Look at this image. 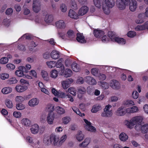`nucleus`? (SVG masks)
<instances>
[{
  "instance_id": "f257e3e1",
  "label": "nucleus",
  "mask_w": 148,
  "mask_h": 148,
  "mask_svg": "<svg viewBox=\"0 0 148 148\" xmlns=\"http://www.w3.org/2000/svg\"><path fill=\"white\" fill-rule=\"evenodd\" d=\"M143 120V117L140 116H135L132 118V121L135 125V129L137 131L140 130L141 123Z\"/></svg>"
},
{
  "instance_id": "f03ea898",
  "label": "nucleus",
  "mask_w": 148,
  "mask_h": 148,
  "mask_svg": "<svg viewBox=\"0 0 148 148\" xmlns=\"http://www.w3.org/2000/svg\"><path fill=\"white\" fill-rule=\"evenodd\" d=\"M62 58H60L56 62V67L59 68L58 71L56 70V77L58 73L62 75L64 71L65 68L64 65L62 64Z\"/></svg>"
},
{
  "instance_id": "7ed1b4c3",
  "label": "nucleus",
  "mask_w": 148,
  "mask_h": 148,
  "mask_svg": "<svg viewBox=\"0 0 148 148\" xmlns=\"http://www.w3.org/2000/svg\"><path fill=\"white\" fill-rule=\"evenodd\" d=\"M112 107L110 105H106L103 109V111L101 113V116L105 117H110L112 115V111L110 110V108Z\"/></svg>"
},
{
  "instance_id": "20e7f679",
  "label": "nucleus",
  "mask_w": 148,
  "mask_h": 148,
  "mask_svg": "<svg viewBox=\"0 0 148 148\" xmlns=\"http://www.w3.org/2000/svg\"><path fill=\"white\" fill-rule=\"evenodd\" d=\"M130 1V0H116V3L118 8L120 10H123L125 8Z\"/></svg>"
},
{
  "instance_id": "39448f33",
  "label": "nucleus",
  "mask_w": 148,
  "mask_h": 148,
  "mask_svg": "<svg viewBox=\"0 0 148 148\" xmlns=\"http://www.w3.org/2000/svg\"><path fill=\"white\" fill-rule=\"evenodd\" d=\"M28 72V71L26 69L25 66H21L18 67V70L15 72V74L18 77H21L24 76L23 72L27 73Z\"/></svg>"
},
{
  "instance_id": "423d86ee",
  "label": "nucleus",
  "mask_w": 148,
  "mask_h": 148,
  "mask_svg": "<svg viewBox=\"0 0 148 148\" xmlns=\"http://www.w3.org/2000/svg\"><path fill=\"white\" fill-rule=\"evenodd\" d=\"M32 9L33 11L36 13H38L40 10V3L39 0H33Z\"/></svg>"
},
{
  "instance_id": "0eeeda50",
  "label": "nucleus",
  "mask_w": 148,
  "mask_h": 148,
  "mask_svg": "<svg viewBox=\"0 0 148 148\" xmlns=\"http://www.w3.org/2000/svg\"><path fill=\"white\" fill-rule=\"evenodd\" d=\"M55 117V114L54 113H49L47 117V121L48 124L50 125L52 124L53 123Z\"/></svg>"
},
{
  "instance_id": "6e6552de",
  "label": "nucleus",
  "mask_w": 148,
  "mask_h": 148,
  "mask_svg": "<svg viewBox=\"0 0 148 148\" xmlns=\"http://www.w3.org/2000/svg\"><path fill=\"white\" fill-rule=\"evenodd\" d=\"M73 81L72 79H68L66 81H64L62 82V86L63 88L64 89H66L70 86V84Z\"/></svg>"
},
{
  "instance_id": "1a4fd4ad",
  "label": "nucleus",
  "mask_w": 148,
  "mask_h": 148,
  "mask_svg": "<svg viewBox=\"0 0 148 148\" xmlns=\"http://www.w3.org/2000/svg\"><path fill=\"white\" fill-rule=\"evenodd\" d=\"M39 100L36 98H34L29 101L28 102V105L32 107H34L38 105Z\"/></svg>"
},
{
  "instance_id": "9d476101",
  "label": "nucleus",
  "mask_w": 148,
  "mask_h": 148,
  "mask_svg": "<svg viewBox=\"0 0 148 148\" xmlns=\"http://www.w3.org/2000/svg\"><path fill=\"white\" fill-rule=\"evenodd\" d=\"M127 113V109L125 110L124 107H121L118 108L115 112L116 115L118 116H123Z\"/></svg>"
},
{
  "instance_id": "9b49d317",
  "label": "nucleus",
  "mask_w": 148,
  "mask_h": 148,
  "mask_svg": "<svg viewBox=\"0 0 148 148\" xmlns=\"http://www.w3.org/2000/svg\"><path fill=\"white\" fill-rule=\"evenodd\" d=\"M135 29L136 31H141L146 29L148 30V21L145 22L143 25L137 26Z\"/></svg>"
},
{
  "instance_id": "f8f14e48",
  "label": "nucleus",
  "mask_w": 148,
  "mask_h": 148,
  "mask_svg": "<svg viewBox=\"0 0 148 148\" xmlns=\"http://www.w3.org/2000/svg\"><path fill=\"white\" fill-rule=\"evenodd\" d=\"M78 97L79 99L82 98L83 95L86 92V90L83 87L80 86L78 88Z\"/></svg>"
},
{
  "instance_id": "ddd939ff",
  "label": "nucleus",
  "mask_w": 148,
  "mask_h": 148,
  "mask_svg": "<svg viewBox=\"0 0 148 148\" xmlns=\"http://www.w3.org/2000/svg\"><path fill=\"white\" fill-rule=\"evenodd\" d=\"M88 10V8L87 6H83L79 10L78 14L80 16H83L87 12Z\"/></svg>"
},
{
  "instance_id": "4468645a",
  "label": "nucleus",
  "mask_w": 148,
  "mask_h": 148,
  "mask_svg": "<svg viewBox=\"0 0 148 148\" xmlns=\"http://www.w3.org/2000/svg\"><path fill=\"white\" fill-rule=\"evenodd\" d=\"M76 40L78 42L82 43H85L86 40L85 39L84 37L82 34L77 33Z\"/></svg>"
},
{
  "instance_id": "2eb2a0df",
  "label": "nucleus",
  "mask_w": 148,
  "mask_h": 148,
  "mask_svg": "<svg viewBox=\"0 0 148 148\" xmlns=\"http://www.w3.org/2000/svg\"><path fill=\"white\" fill-rule=\"evenodd\" d=\"M104 34V32L103 30L97 29L94 31V35L97 38H100Z\"/></svg>"
},
{
  "instance_id": "dca6fc26",
  "label": "nucleus",
  "mask_w": 148,
  "mask_h": 148,
  "mask_svg": "<svg viewBox=\"0 0 148 148\" xmlns=\"http://www.w3.org/2000/svg\"><path fill=\"white\" fill-rule=\"evenodd\" d=\"M56 27L58 28L64 29L66 27V24L62 20L56 22Z\"/></svg>"
},
{
  "instance_id": "f3484780",
  "label": "nucleus",
  "mask_w": 148,
  "mask_h": 148,
  "mask_svg": "<svg viewBox=\"0 0 148 148\" xmlns=\"http://www.w3.org/2000/svg\"><path fill=\"white\" fill-rule=\"evenodd\" d=\"M85 81L90 85H94L97 83L95 80L93 78L90 76L86 77L85 78Z\"/></svg>"
},
{
  "instance_id": "a211bd4d",
  "label": "nucleus",
  "mask_w": 148,
  "mask_h": 148,
  "mask_svg": "<svg viewBox=\"0 0 148 148\" xmlns=\"http://www.w3.org/2000/svg\"><path fill=\"white\" fill-rule=\"evenodd\" d=\"M137 2L135 0L132 1V2L130 3L129 8L132 11H134L137 8Z\"/></svg>"
},
{
  "instance_id": "6ab92c4d",
  "label": "nucleus",
  "mask_w": 148,
  "mask_h": 148,
  "mask_svg": "<svg viewBox=\"0 0 148 148\" xmlns=\"http://www.w3.org/2000/svg\"><path fill=\"white\" fill-rule=\"evenodd\" d=\"M69 16L71 18L74 19H77L78 18V14L72 9H70L69 11Z\"/></svg>"
},
{
  "instance_id": "aec40b11",
  "label": "nucleus",
  "mask_w": 148,
  "mask_h": 148,
  "mask_svg": "<svg viewBox=\"0 0 148 148\" xmlns=\"http://www.w3.org/2000/svg\"><path fill=\"white\" fill-rule=\"evenodd\" d=\"M31 132L34 134H37L39 130V128L38 125L34 124L30 129Z\"/></svg>"
},
{
  "instance_id": "412c9836",
  "label": "nucleus",
  "mask_w": 148,
  "mask_h": 148,
  "mask_svg": "<svg viewBox=\"0 0 148 148\" xmlns=\"http://www.w3.org/2000/svg\"><path fill=\"white\" fill-rule=\"evenodd\" d=\"M27 88L26 86H21V85H17L16 86L15 89L18 92H22L25 90Z\"/></svg>"
},
{
  "instance_id": "4be33fe9",
  "label": "nucleus",
  "mask_w": 148,
  "mask_h": 148,
  "mask_svg": "<svg viewBox=\"0 0 148 148\" xmlns=\"http://www.w3.org/2000/svg\"><path fill=\"white\" fill-rule=\"evenodd\" d=\"M126 121V125L128 128L130 129L132 128L135 124L134 121H132V118L130 120H127Z\"/></svg>"
},
{
  "instance_id": "5701e85b",
  "label": "nucleus",
  "mask_w": 148,
  "mask_h": 148,
  "mask_svg": "<svg viewBox=\"0 0 148 148\" xmlns=\"http://www.w3.org/2000/svg\"><path fill=\"white\" fill-rule=\"evenodd\" d=\"M119 83L116 80L113 79L111 81L110 86L113 88L116 89L119 88Z\"/></svg>"
},
{
  "instance_id": "b1692460",
  "label": "nucleus",
  "mask_w": 148,
  "mask_h": 148,
  "mask_svg": "<svg viewBox=\"0 0 148 148\" xmlns=\"http://www.w3.org/2000/svg\"><path fill=\"white\" fill-rule=\"evenodd\" d=\"M113 41L121 45L125 44L126 43L125 40L123 38L117 37H114L113 39Z\"/></svg>"
},
{
  "instance_id": "393cba45",
  "label": "nucleus",
  "mask_w": 148,
  "mask_h": 148,
  "mask_svg": "<svg viewBox=\"0 0 148 148\" xmlns=\"http://www.w3.org/2000/svg\"><path fill=\"white\" fill-rule=\"evenodd\" d=\"M106 4L108 8H112L115 4L114 0H105Z\"/></svg>"
},
{
  "instance_id": "a878e982",
  "label": "nucleus",
  "mask_w": 148,
  "mask_h": 148,
  "mask_svg": "<svg viewBox=\"0 0 148 148\" xmlns=\"http://www.w3.org/2000/svg\"><path fill=\"white\" fill-rule=\"evenodd\" d=\"M72 74V72L71 69H66L64 71V72H63V73L61 75H64L65 77H71Z\"/></svg>"
},
{
  "instance_id": "bb28decb",
  "label": "nucleus",
  "mask_w": 148,
  "mask_h": 148,
  "mask_svg": "<svg viewBox=\"0 0 148 148\" xmlns=\"http://www.w3.org/2000/svg\"><path fill=\"white\" fill-rule=\"evenodd\" d=\"M140 130L143 133H146L148 132V124H145L140 127Z\"/></svg>"
},
{
  "instance_id": "cd10ccee",
  "label": "nucleus",
  "mask_w": 148,
  "mask_h": 148,
  "mask_svg": "<svg viewBox=\"0 0 148 148\" xmlns=\"http://www.w3.org/2000/svg\"><path fill=\"white\" fill-rule=\"evenodd\" d=\"M128 136L125 133L122 132L119 135V138L121 141H125L128 139Z\"/></svg>"
},
{
  "instance_id": "c85d7f7f",
  "label": "nucleus",
  "mask_w": 148,
  "mask_h": 148,
  "mask_svg": "<svg viewBox=\"0 0 148 148\" xmlns=\"http://www.w3.org/2000/svg\"><path fill=\"white\" fill-rule=\"evenodd\" d=\"M18 82V80L16 77H12L6 81V83L8 85H12L16 84Z\"/></svg>"
},
{
  "instance_id": "c756f323",
  "label": "nucleus",
  "mask_w": 148,
  "mask_h": 148,
  "mask_svg": "<svg viewBox=\"0 0 148 148\" xmlns=\"http://www.w3.org/2000/svg\"><path fill=\"white\" fill-rule=\"evenodd\" d=\"M12 88L10 87H7L3 88L1 90V92L3 94H8L11 92Z\"/></svg>"
},
{
  "instance_id": "7c9ffc66",
  "label": "nucleus",
  "mask_w": 148,
  "mask_h": 148,
  "mask_svg": "<svg viewBox=\"0 0 148 148\" xmlns=\"http://www.w3.org/2000/svg\"><path fill=\"white\" fill-rule=\"evenodd\" d=\"M138 110L137 107L135 106H132L131 108H127V111L128 113H133L136 112Z\"/></svg>"
},
{
  "instance_id": "2f4dec72",
  "label": "nucleus",
  "mask_w": 148,
  "mask_h": 148,
  "mask_svg": "<svg viewBox=\"0 0 148 148\" xmlns=\"http://www.w3.org/2000/svg\"><path fill=\"white\" fill-rule=\"evenodd\" d=\"M76 137L77 140L80 141L84 138V135L82 134V131L79 130L78 132V133L77 134Z\"/></svg>"
},
{
  "instance_id": "473e14b6",
  "label": "nucleus",
  "mask_w": 148,
  "mask_h": 148,
  "mask_svg": "<svg viewBox=\"0 0 148 148\" xmlns=\"http://www.w3.org/2000/svg\"><path fill=\"white\" fill-rule=\"evenodd\" d=\"M21 122L22 124L26 127L29 126L30 125V121L27 119L24 118L22 120Z\"/></svg>"
},
{
  "instance_id": "72a5a7b5",
  "label": "nucleus",
  "mask_w": 148,
  "mask_h": 148,
  "mask_svg": "<svg viewBox=\"0 0 148 148\" xmlns=\"http://www.w3.org/2000/svg\"><path fill=\"white\" fill-rule=\"evenodd\" d=\"M71 68L75 72H78L80 71L79 66L76 63H73L71 65Z\"/></svg>"
},
{
  "instance_id": "f704fd0d",
  "label": "nucleus",
  "mask_w": 148,
  "mask_h": 148,
  "mask_svg": "<svg viewBox=\"0 0 148 148\" xmlns=\"http://www.w3.org/2000/svg\"><path fill=\"white\" fill-rule=\"evenodd\" d=\"M90 139L89 138H86L84 141L79 145V146L81 147H86L90 143Z\"/></svg>"
},
{
  "instance_id": "c9c22d12",
  "label": "nucleus",
  "mask_w": 148,
  "mask_h": 148,
  "mask_svg": "<svg viewBox=\"0 0 148 148\" xmlns=\"http://www.w3.org/2000/svg\"><path fill=\"white\" fill-rule=\"evenodd\" d=\"M53 17L51 15L46 16L45 18V21L47 23H51L53 20Z\"/></svg>"
},
{
  "instance_id": "e433bc0d",
  "label": "nucleus",
  "mask_w": 148,
  "mask_h": 148,
  "mask_svg": "<svg viewBox=\"0 0 148 148\" xmlns=\"http://www.w3.org/2000/svg\"><path fill=\"white\" fill-rule=\"evenodd\" d=\"M72 109L77 114L79 115L80 116H85L84 114V113H82L79 109L77 107L73 106L72 108Z\"/></svg>"
},
{
  "instance_id": "4c0bfd02",
  "label": "nucleus",
  "mask_w": 148,
  "mask_h": 148,
  "mask_svg": "<svg viewBox=\"0 0 148 148\" xmlns=\"http://www.w3.org/2000/svg\"><path fill=\"white\" fill-rule=\"evenodd\" d=\"M101 109V106L99 105H95L93 106L91 111L92 113H95Z\"/></svg>"
},
{
  "instance_id": "58836bf2",
  "label": "nucleus",
  "mask_w": 148,
  "mask_h": 148,
  "mask_svg": "<svg viewBox=\"0 0 148 148\" xmlns=\"http://www.w3.org/2000/svg\"><path fill=\"white\" fill-rule=\"evenodd\" d=\"M55 105L52 104H49L47 106L46 109L49 113L53 112L55 110Z\"/></svg>"
},
{
  "instance_id": "ea45409f",
  "label": "nucleus",
  "mask_w": 148,
  "mask_h": 148,
  "mask_svg": "<svg viewBox=\"0 0 148 148\" xmlns=\"http://www.w3.org/2000/svg\"><path fill=\"white\" fill-rule=\"evenodd\" d=\"M56 112L59 114H62L65 112L64 109L60 106L56 107Z\"/></svg>"
},
{
  "instance_id": "a19ab883",
  "label": "nucleus",
  "mask_w": 148,
  "mask_h": 148,
  "mask_svg": "<svg viewBox=\"0 0 148 148\" xmlns=\"http://www.w3.org/2000/svg\"><path fill=\"white\" fill-rule=\"evenodd\" d=\"M5 103L6 106L8 108H11L13 107V105L12 102L9 99H6Z\"/></svg>"
},
{
  "instance_id": "79ce46f5",
  "label": "nucleus",
  "mask_w": 148,
  "mask_h": 148,
  "mask_svg": "<svg viewBox=\"0 0 148 148\" xmlns=\"http://www.w3.org/2000/svg\"><path fill=\"white\" fill-rule=\"evenodd\" d=\"M71 120V119L69 116H65L62 118V121L64 124H66L68 123Z\"/></svg>"
},
{
  "instance_id": "37998d69",
  "label": "nucleus",
  "mask_w": 148,
  "mask_h": 148,
  "mask_svg": "<svg viewBox=\"0 0 148 148\" xmlns=\"http://www.w3.org/2000/svg\"><path fill=\"white\" fill-rule=\"evenodd\" d=\"M49 138L51 143L55 145L56 141V135L55 134H52Z\"/></svg>"
},
{
  "instance_id": "c03bdc74",
  "label": "nucleus",
  "mask_w": 148,
  "mask_h": 148,
  "mask_svg": "<svg viewBox=\"0 0 148 148\" xmlns=\"http://www.w3.org/2000/svg\"><path fill=\"white\" fill-rule=\"evenodd\" d=\"M46 64L48 67L50 68L56 66V62L54 61H50L46 62Z\"/></svg>"
},
{
  "instance_id": "a18cd8bd",
  "label": "nucleus",
  "mask_w": 148,
  "mask_h": 148,
  "mask_svg": "<svg viewBox=\"0 0 148 148\" xmlns=\"http://www.w3.org/2000/svg\"><path fill=\"white\" fill-rule=\"evenodd\" d=\"M41 74L42 77L45 80L47 81L48 80V73L47 72L44 70H42L41 72Z\"/></svg>"
},
{
  "instance_id": "49530a36",
  "label": "nucleus",
  "mask_w": 148,
  "mask_h": 148,
  "mask_svg": "<svg viewBox=\"0 0 148 148\" xmlns=\"http://www.w3.org/2000/svg\"><path fill=\"white\" fill-rule=\"evenodd\" d=\"M65 93L62 92H60L56 90V96L58 97L64 98L65 97Z\"/></svg>"
},
{
  "instance_id": "de8ad7c7",
  "label": "nucleus",
  "mask_w": 148,
  "mask_h": 148,
  "mask_svg": "<svg viewBox=\"0 0 148 148\" xmlns=\"http://www.w3.org/2000/svg\"><path fill=\"white\" fill-rule=\"evenodd\" d=\"M49 138L47 136H45L43 139V143L46 145H49L51 143L49 140Z\"/></svg>"
},
{
  "instance_id": "09e8293b",
  "label": "nucleus",
  "mask_w": 148,
  "mask_h": 148,
  "mask_svg": "<svg viewBox=\"0 0 148 148\" xmlns=\"http://www.w3.org/2000/svg\"><path fill=\"white\" fill-rule=\"evenodd\" d=\"M85 127L86 130L89 131L94 132L96 131L95 128L91 125L89 126H86Z\"/></svg>"
},
{
  "instance_id": "8fccbe9b",
  "label": "nucleus",
  "mask_w": 148,
  "mask_h": 148,
  "mask_svg": "<svg viewBox=\"0 0 148 148\" xmlns=\"http://www.w3.org/2000/svg\"><path fill=\"white\" fill-rule=\"evenodd\" d=\"M16 108L18 110H22L24 109L25 107V106L24 105L21 103H19L16 104Z\"/></svg>"
},
{
  "instance_id": "3c124183",
  "label": "nucleus",
  "mask_w": 148,
  "mask_h": 148,
  "mask_svg": "<svg viewBox=\"0 0 148 148\" xmlns=\"http://www.w3.org/2000/svg\"><path fill=\"white\" fill-rule=\"evenodd\" d=\"M67 36L69 38L73 37L74 36L73 31L71 29L69 30L67 32Z\"/></svg>"
},
{
  "instance_id": "603ef678",
  "label": "nucleus",
  "mask_w": 148,
  "mask_h": 148,
  "mask_svg": "<svg viewBox=\"0 0 148 148\" xmlns=\"http://www.w3.org/2000/svg\"><path fill=\"white\" fill-rule=\"evenodd\" d=\"M8 61V59L5 57H4L1 58L0 60V63L2 64H6Z\"/></svg>"
},
{
  "instance_id": "864d4df0",
  "label": "nucleus",
  "mask_w": 148,
  "mask_h": 148,
  "mask_svg": "<svg viewBox=\"0 0 148 148\" xmlns=\"http://www.w3.org/2000/svg\"><path fill=\"white\" fill-rule=\"evenodd\" d=\"M9 75L8 74L6 73H2L1 74L0 77L1 79L5 80L9 77Z\"/></svg>"
},
{
  "instance_id": "5fc2aeb1",
  "label": "nucleus",
  "mask_w": 148,
  "mask_h": 148,
  "mask_svg": "<svg viewBox=\"0 0 148 148\" xmlns=\"http://www.w3.org/2000/svg\"><path fill=\"white\" fill-rule=\"evenodd\" d=\"M136 35V33L134 31H130L127 34V36L130 38H133Z\"/></svg>"
},
{
  "instance_id": "6e6d98bb",
  "label": "nucleus",
  "mask_w": 148,
  "mask_h": 148,
  "mask_svg": "<svg viewBox=\"0 0 148 148\" xmlns=\"http://www.w3.org/2000/svg\"><path fill=\"white\" fill-rule=\"evenodd\" d=\"M108 35L109 37L112 40V41L113 40V39L115 37V34L114 32L112 31H109L108 32Z\"/></svg>"
},
{
  "instance_id": "4d7b16f0",
  "label": "nucleus",
  "mask_w": 148,
  "mask_h": 148,
  "mask_svg": "<svg viewBox=\"0 0 148 148\" xmlns=\"http://www.w3.org/2000/svg\"><path fill=\"white\" fill-rule=\"evenodd\" d=\"M68 92L73 96H75L76 95V90L75 89L71 87L69 88L68 89Z\"/></svg>"
},
{
  "instance_id": "13d9d810",
  "label": "nucleus",
  "mask_w": 148,
  "mask_h": 148,
  "mask_svg": "<svg viewBox=\"0 0 148 148\" xmlns=\"http://www.w3.org/2000/svg\"><path fill=\"white\" fill-rule=\"evenodd\" d=\"M101 0H93L95 5L96 7L99 8L101 7L100 1Z\"/></svg>"
},
{
  "instance_id": "bf43d9fd",
  "label": "nucleus",
  "mask_w": 148,
  "mask_h": 148,
  "mask_svg": "<svg viewBox=\"0 0 148 148\" xmlns=\"http://www.w3.org/2000/svg\"><path fill=\"white\" fill-rule=\"evenodd\" d=\"M58 36L59 37L62 39L64 40L65 39V33L63 32H61L58 33Z\"/></svg>"
},
{
  "instance_id": "052dcab7",
  "label": "nucleus",
  "mask_w": 148,
  "mask_h": 148,
  "mask_svg": "<svg viewBox=\"0 0 148 148\" xmlns=\"http://www.w3.org/2000/svg\"><path fill=\"white\" fill-rule=\"evenodd\" d=\"M25 100L24 97L21 96H17L15 98V100L18 102H21Z\"/></svg>"
},
{
  "instance_id": "680f3d73",
  "label": "nucleus",
  "mask_w": 148,
  "mask_h": 148,
  "mask_svg": "<svg viewBox=\"0 0 148 148\" xmlns=\"http://www.w3.org/2000/svg\"><path fill=\"white\" fill-rule=\"evenodd\" d=\"M7 68L10 70H13L15 68V66L12 64L9 63L6 65Z\"/></svg>"
},
{
  "instance_id": "e2e57ef3",
  "label": "nucleus",
  "mask_w": 148,
  "mask_h": 148,
  "mask_svg": "<svg viewBox=\"0 0 148 148\" xmlns=\"http://www.w3.org/2000/svg\"><path fill=\"white\" fill-rule=\"evenodd\" d=\"M94 89L93 88L90 86L88 87L86 89V91L88 94L89 95H91L93 92Z\"/></svg>"
},
{
  "instance_id": "0e129e2a",
  "label": "nucleus",
  "mask_w": 148,
  "mask_h": 148,
  "mask_svg": "<svg viewBox=\"0 0 148 148\" xmlns=\"http://www.w3.org/2000/svg\"><path fill=\"white\" fill-rule=\"evenodd\" d=\"M60 8L61 11L63 12H65L67 10L66 6L64 4H62L61 5Z\"/></svg>"
},
{
  "instance_id": "69168bd1",
  "label": "nucleus",
  "mask_w": 148,
  "mask_h": 148,
  "mask_svg": "<svg viewBox=\"0 0 148 148\" xmlns=\"http://www.w3.org/2000/svg\"><path fill=\"white\" fill-rule=\"evenodd\" d=\"M13 12V10L11 8H8L6 10L5 14L8 15H11Z\"/></svg>"
},
{
  "instance_id": "338daca9",
  "label": "nucleus",
  "mask_w": 148,
  "mask_h": 148,
  "mask_svg": "<svg viewBox=\"0 0 148 148\" xmlns=\"http://www.w3.org/2000/svg\"><path fill=\"white\" fill-rule=\"evenodd\" d=\"M13 114L16 118H20L21 116V114L20 112L16 111L13 112Z\"/></svg>"
},
{
  "instance_id": "774afa93",
  "label": "nucleus",
  "mask_w": 148,
  "mask_h": 148,
  "mask_svg": "<svg viewBox=\"0 0 148 148\" xmlns=\"http://www.w3.org/2000/svg\"><path fill=\"white\" fill-rule=\"evenodd\" d=\"M132 95L134 99H136L138 97V94L137 91H134L132 92Z\"/></svg>"
}]
</instances>
